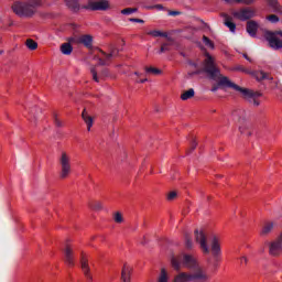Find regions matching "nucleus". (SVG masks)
I'll use <instances>...</instances> for the list:
<instances>
[{
  "label": "nucleus",
  "mask_w": 282,
  "mask_h": 282,
  "mask_svg": "<svg viewBox=\"0 0 282 282\" xmlns=\"http://www.w3.org/2000/svg\"><path fill=\"white\" fill-rule=\"evenodd\" d=\"M90 208L94 212H100V210H102V203L94 202V203L90 204Z\"/></svg>",
  "instance_id": "2f4dec72"
},
{
  "label": "nucleus",
  "mask_w": 282,
  "mask_h": 282,
  "mask_svg": "<svg viewBox=\"0 0 282 282\" xmlns=\"http://www.w3.org/2000/svg\"><path fill=\"white\" fill-rule=\"evenodd\" d=\"M149 9H158V10L162 11L163 10V6L162 4H155L153 7H149Z\"/></svg>",
  "instance_id": "de8ad7c7"
},
{
  "label": "nucleus",
  "mask_w": 282,
  "mask_h": 282,
  "mask_svg": "<svg viewBox=\"0 0 282 282\" xmlns=\"http://www.w3.org/2000/svg\"><path fill=\"white\" fill-rule=\"evenodd\" d=\"M64 258L63 261L68 267H74V251L72 250L70 245H66V247L63 249Z\"/></svg>",
  "instance_id": "f3484780"
},
{
  "label": "nucleus",
  "mask_w": 282,
  "mask_h": 282,
  "mask_svg": "<svg viewBox=\"0 0 282 282\" xmlns=\"http://www.w3.org/2000/svg\"><path fill=\"white\" fill-rule=\"evenodd\" d=\"M148 82V78H143V79H140V80H135V83L138 84H144Z\"/></svg>",
  "instance_id": "603ef678"
},
{
  "label": "nucleus",
  "mask_w": 282,
  "mask_h": 282,
  "mask_svg": "<svg viewBox=\"0 0 282 282\" xmlns=\"http://www.w3.org/2000/svg\"><path fill=\"white\" fill-rule=\"evenodd\" d=\"M79 267L82 269V273L86 276V280L91 282L90 267L88 265V259L84 253L79 257Z\"/></svg>",
  "instance_id": "2eb2a0df"
},
{
  "label": "nucleus",
  "mask_w": 282,
  "mask_h": 282,
  "mask_svg": "<svg viewBox=\"0 0 282 282\" xmlns=\"http://www.w3.org/2000/svg\"><path fill=\"white\" fill-rule=\"evenodd\" d=\"M53 120H54V124L56 126V128H62V121L58 119V115L54 113Z\"/></svg>",
  "instance_id": "37998d69"
},
{
  "label": "nucleus",
  "mask_w": 282,
  "mask_h": 282,
  "mask_svg": "<svg viewBox=\"0 0 282 282\" xmlns=\"http://www.w3.org/2000/svg\"><path fill=\"white\" fill-rule=\"evenodd\" d=\"M235 72H241V73H245V74H251V73H253V70H250L249 68H245V67L241 66V65L235 67Z\"/></svg>",
  "instance_id": "ea45409f"
},
{
  "label": "nucleus",
  "mask_w": 282,
  "mask_h": 282,
  "mask_svg": "<svg viewBox=\"0 0 282 282\" xmlns=\"http://www.w3.org/2000/svg\"><path fill=\"white\" fill-rule=\"evenodd\" d=\"M118 48L111 47L110 53L101 52V55L106 56L107 59H110L118 56Z\"/></svg>",
  "instance_id": "cd10ccee"
},
{
  "label": "nucleus",
  "mask_w": 282,
  "mask_h": 282,
  "mask_svg": "<svg viewBox=\"0 0 282 282\" xmlns=\"http://www.w3.org/2000/svg\"><path fill=\"white\" fill-rule=\"evenodd\" d=\"M202 74H205V76L212 80L227 78L224 75H221V70L219 69V67H217V65L215 64V61L209 54H207L205 59H203L202 68H197L192 73H188V76L193 77V76H199Z\"/></svg>",
  "instance_id": "f257e3e1"
},
{
  "label": "nucleus",
  "mask_w": 282,
  "mask_h": 282,
  "mask_svg": "<svg viewBox=\"0 0 282 282\" xmlns=\"http://www.w3.org/2000/svg\"><path fill=\"white\" fill-rule=\"evenodd\" d=\"M269 253L273 257H279V254L282 253V234L279 236V238H276V240L271 242V246L269 247Z\"/></svg>",
  "instance_id": "dca6fc26"
},
{
  "label": "nucleus",
  "mask_w": 282,
  "mask_h": 282,
  "mask_svg": "<svg viewBox=\"0 0 282 282\" xmlns=\"http://www.w3.org/2000/svg\"><path fill=\"white\" fill-rule=\"evenodd\" d=\"M242 58H245L246 61L251 62V58L247 54H242Z\"/></svg>",
  "instance_id": "864d4df0"
},
{
  "label": "nucleus",
  "mask_w": 282,
  "mask_h": 282,
  "mask_svg": "<svg viewBox=\"0 0 282 282\" xmlns=\"http://www.w3.org/2000/svg\"><path fill=\"white\" fill-rule=\"evenodd\" d=\"M175 197H177V193L175 192H170V194H167V200H173Z\"/></svg>",
  "instance_id": "c03bdc74"
},
{
  "label": "nucleus",
  "mask_w": 282,
  "mask_h": 282,
  "mask_svg": "<svg viewBox=\"0 0 282 282\" xmlns=\"http://www.w3.org/2000/svg\"><path fill=\"white\" fill-rule=\"evenodd\" d=\"M59 52H62L63 55H70L72 54V44L70 43H64L59 46Z\"/></svg>",
  "instance_id": "393cba45"
},
{
  "label": "nucleus",
  "mask_w": 282,
  "mask_h": 282,
  "mask_svg": "<svg viewBox=\"0 0 282 282\" xmlns=\"http://www.w3.org/2000/svg\"><path fill=\"white\" fill-rule=\"evenodd\" d=\"M267 21L275 24V23H279L280 19L278 15L271 14V15H267Z\"/></svg>",
  "instance_id": "a19ab883"
},
{
  "label": "nucleus",
  "mask_w": 282,
  "mask_h": 282,
  "mask_svg": "<svg viewBox=\"0 0 282 282\" xmlns=\"http://www.w3.org/2000/svg\"><path fill=\"white\" fill-rule=\"evenodd\" d=\"M131 276V267L128 264H123L121 268V281L122 282H130Z\"/></svg>",
  "instance_id": "5701e85b"
},
{
  "label": "nucleus",
  "mask_w": 282,
  "mask_h": 282,
  "mask_svg": "<svg viewBox=\"0 0 282 282\" xmlns=\"http://www.w3.org/2000/svg\"><path fill=\"white\" fill-rule=\"evenodd\" d=\"M3 30H7V26H2Z\"/></svg>",
  "instance_id": "bf43d9fd"
},
{
  "label": "nucleus",
  "mask_w": 282,
  "mask_h": 282,
  "mask_svg": "<svg viewBox=\"0 0 282 282\" xmlns=\"http://www.w3.org/2000/svg\"><path fill=\"white\" fill-rule=\"evenodd\" d=\"M193 96H195V91L193 89L185 90L181 94V100H191Z\"/></svg>",
  "instance_id": "a878e982"
},
{
  "label": "nucleus",
  "mask_w": 282,
  "mask_h": 282,
  "mask_svg": "<svg viewBox=\"0 0 282 282\" xmlns=\"http://www.w3.org/2000/svg\"><path fill=\"white\" fill-rule=\"evenodd\" d=\"M66 7L74 12H78L80 9L88 11H106L109 8L108 1L106 0H86L88 4L80 6L78 0H65Z\"/></svg>",
  "instance_id": "39448f33"
},
{
  "label": "nucleus",
  "mask_w": 282,
  "mask_h": 282,
  "mask_svg": "<svg viewBox=\"0 0 282 282\" xmlns=\"http://www.w3.org/2000/svg\"><path fill=\"white\" fill-rule=\"evenodd\" d=\"M110 61V58H106V59H104V58H98V64L96 65V67H98V66H109V62Z\"/></svg>",
  "instance_id": "79ce46f5"
},
{
  "label": "nucleus",
  "mask_w": 282,
  "mask_h": 282,
  "mask_svg": "<svg viewBox=\"0 0 282 282\" xmlns=\"http://www.w3.org/2000/svg\"><path fill=\"white\" fill-rule=\"evenodd\" d=\"M223 1H225V3L227 4H231V2H235V0H223Z\"/></svg>",
  "instance_id": "5fc2aeb1"
},
{
  "label": "nucleus",
  "mask_w": 282,
  "mask_h": 282,
  "mask_svg": "<svg viewBox=\"0 0 282 282\" xmlns=\"http://www.w3.org/2000/svg\"><path fill=\"white\" fill-rule=\"evenodd\" d=\"M221 18L224 19L223 25L229 29V32L235 33L237 25L232 22V18L227 13H221Z\"/></svg>",
  "instance_id": "6ab92c4d"
},
{
  "label": "nucleus",
  "mask_w": 282,
  "mask_h": 282,
  "mask_svg": "<svg viewBox=\"0 0 282 282\" xmlns=\"http://www.w3.org/2000/svg\"><path fill=\"white\" fill-rule=\"evenodd\" d=\"M12 25H14V22H12V20H10L9 28L12 26Z\"/></svg>",
  "instance_id": "6e6d98bb"
},
{
  "label": "nucleus",
  "mask_w": 282,
  "mask_h": 282,
  "mask_svg": "<svg viewBox=\"0 0 282 282\" xmlns=\"http://www.w3.org/2000/svg\"><path fill=\"white\" fill-rule=\"evenodd\" d=\"M82 120L84 121V123H86V127H87L88 131H90L91 124L94 123V119L88 113V110L84 109L82 111Z\"/></svg>",
  "instance_id": "4be33fe9"
},
{
  "label": "nucleus",
  "mask_w": 282,
  "mask_h": 282,
  "mask_svg": "<svg viewBox=\"0 0 282 282\" xmlns=\"http://www.w3.org/2000/svg\"><path fill=\"white\" fill-rule=\"evenodd\" d=\"M257 0H235L237 4L253 6Z\"/></svg>",
  "instance_id": "e433bc0d"
},
{
  "label": "nucleus",
  "mask_w": 282,
  "mask_h": 282,
  "mask_svg": "<svg viewBox=\"0 0 282 282\" xmlns=\"http://www.w3.org/2000/svg\"><path fill=\"white\" fill-rule=\"evenodd\" d=\"M276 36L282 37V31H264V40L269 43V47L274 51L282 50V41Z\"/></svg>",
  "instance_id": "9d476101"
},
{
  "label": "nucleus",
  "mask_w": 282,
  "mask_h": 282,
  "mask_svg": "<svg viewBox=\"0 0 282 282\" xmlns=\"http://www.w3.org/2000/svg\"><path fill=\"white\" fill-rule=\"evenodd\" d=\"M158 282H167V272L165 269H161L160 278L158 279Z\"/></svg>",
  "instance_id": "c9c22d12"
},
{
  "label": "nucleus",
  "mask_w": 282,
  "mask_h": 282,
  "mask_svg": "<svg viewBox=\"0 0 282 282\" xmlns=\"http://www.w3.org/2000/svg\"><path fill=\"white\" fill-rule=\"evenodd\" d=\"M138 9L137 8H126L123 10H121V14L122 15H130L133 14L134 12H137Z\"/></svg>",
  "instance_id": "473e14b6"
},
{
  "label": "nucleus",
  "mask_w": 282,
  "mask_h": 282,
  "mask_svg": "<svg viewBox=\"0 0 282 282\" xmlns=\"http://www.w3.org/2000/svg\"><path fill=\"white\" fill-rule=\"evenodd\" d=\"M231 17L235 20H238L241 22H247V21L254 19L256 12H254V9H252L250 7H242L237 11H232Z\"/></svg>",
  "instance_id": "9b49d317"
},
{
  "label": "nucleus",
  "mask_w": 282,
  "mask_h": 282,
  "mask_svg": "<svg viewBox=\"0 0 282 282\" xmlns=\"http://www.w3.org/2000/svg\"><path fill=\"white\" fill-rule=\"evenodd\" d=\"M273 223H267L261 230V236H267L269 234H271V231L273 230Z\"/></svg>",
  "instance_id": "bb28decb"
},
{
  "label": "nucleus",
  "mask_w": 282,
  "mask_h": 282,
  "mask_svg": "<svg viewBox=\"0 0 282 282\" xmlns=\"http://www.w3.org/2000/svg\"><path fill=\"white\" fill-rule=\"evenodd\" d=\"M185 248H187V250H192L193 248L192 238H189L187 234H185Z\"/></svg>",
  "instance_id": "4c0bfd02"
},
{
  "label": "nucleus",
  "mask_w": 282,
  "mask_h": 282,
  "mask_svg": "<svg viewBox=\"0 0 282 282\" xmlns=\"http://www.w3.org/2000/svg\"><path fill=\"white\" fill-rule=\"evenodd\" d=\"M167 15H170V17H177V15H182V12H180V11H169Z\"/></svg>",
  "instance_id": "a18cd8bd"
},
{
  "label": "nucleus",
  "mask_w": 282,
  "mask_h": 282,
  "mask_svg": "<svg viewBox=\"0 0 282 282\" xmlns=\"http://www.w3.org/2000/svg\"><path fill=\"white\" fill-rule=\"evenodd\" d=\"M267 6L273 10L274 13L282 15V6L279 0H265Z\"/></svg>",
  "instance_id": "412c9836"
},
{
  "label": "nucleus",
  "mask_w": 282,
  "mask_h": 282,
  "mask_svg": "<svg viewBox=\"0 0 282 282\" xmlns=\"http://www.w3.org/2000/svg\"><path fill=\"white\" fill-rule=\"evenodd\" d=\"M133 75H135V76H140V73L135 72V73H133Z\"/></svg>",
  "instance_id": "13d9d810"
},
{
  "label": "nucleus",
  "mask_w": 282,
  "mask_h": 282,
  "mask_svg": "<svg viewBox=\"0 0 282 282\" xmlns=\"http://www.w3.org/2000/svg\"><path fill=\"white\" fill-rule=\"evenodd\" d=\"M207 263L212 264V258H207Z\"/></svg>",
  "instance_id": "4d7b16f0"
},
{
  "label": "nucleus",
  "mask_w": 282,
  "mask_h": 282,
  "mask_svg": "<svg viewBox=\"0 0 282 282\" xmlns=\"http://www.w3.org/2000/svg\"><path fill=\"white\" fill-rule=\"evenodd\" d=\"M170 45H171V43L161 44V48L158 52V54H163L164 52H169L170 51Z\"/></svg>",
  "instance_id": "58836bf2"
},
{
  "label": "nucleus",
  "mask_w": 282,
  "mask_h": 282,
  "mask_svg": "<svg viewBox=\"0 0 282 282\" xmlns=\"http://www.w3.org/2000/svg\"><path fill=\"white\" fill-rule=\"evenodd\" d=\"M259 30V24L254 22V20H249L247 22V33L249 36L254 37L257 36V31Z\"/></svg>",
  "instance_id": "aec40b11"
},
{
  "label": "nucleus",
  "mask_w": 282,
  "mask_h": 282,
  "mask_svg": "<svg viewBox=\"0 0 282 282\" xmlns=\"http://www.w3.org/2000/svg\"><path fill=\"white\" fill-rule=\"evenodd\" d=\"M232 120L239 124V132L242 135H251V123L247 120V112L242 109H237L231 113Z\"/></svg>",
  "instance_id": "423d86ee"
},
{
  "label": "nucleus",
  "mask_w": 282,
  "mask_h": 282,
  "mask_svg": "<svg viewBox=\"0 0 282 282\" xmlns=\"http://www.w3.org/2000/svg\"><path fill=\"white\" fill-rule=\"evenodd\" d=\"M241 264H247V262H248V259H247V257H241Z\"/></svg>",
  "instance_id": "3c124183"
},
{
  "label": "nucleus",
  "mask_w": 282,
  "mask_h": 282,
  "mask_svg": "<svg viewBox=\"0 0 282 282\" xmlns=\"http://www.w3.org/2000/svg\"><path fill=\"white\" fill-rule=\"evenodd\" d=\"M246 74L253 76L257 82L273 80V77H271V75L264 73L263 70H253Z\"/></svg>",
  "instance_id": "a211bd4d"
},
{
  "label": "nucleus",
  "mask_w": 282,
  "mask_h": 282,
  "mask_svg": "<svg viewBox=\"0 0 282 282\" xmlns=\"http://www.w3.org/2000/svg\"><path fill=\"white\" fill-rule=\"evenodd\" d=\"M26 47L30 50V51H34L36 48H39V44L34 41V40H26Z\"/></svg>",
  "instance_id": "7c9ffc66"
},
{
  "label": "nucleus",
  "mask_w": 282,
  "mask_h": 282,
  "mask_svg": "<svg viewBox=\"0 0 282 282\" xmlns=\"http://www.w3.org/2000/svg\"><path fill=\"white\" fill-rule=\"evenodd\" d=\"M91 79L96 83H100V80H104L108 77H110V69L102 68L100 70V74H98V70H96V66L91 67L90 69Z\"/></svg>",
  "instance_id": "4468645a"
},
{
  "label": "nucleus",
  "mask_w": 282,
  "mask_h": 282,
  "mask_svg": "<svg viewBox=\"0 0 282 282\" xmlns=\"http://www.w3.org/2000/svg\"><path fill=\"white\" fill-rule=\"evenodd\" d=\"M242 97L245 100H247L249 104L253 105L254 107H259L260 101L259 98H261V93L253 91V90H243Z\"/></svg>",
  "instance_id": "ddd939ff"
},
{
  "label": "nucleus",
  "mask_w": 282,
  "mask_h": 282,
  "mask_svg": "<svg viewBox=\"0 0 282 282\" xmlns=\"http://www.w3.org/2000/svg\"><path fill=\"white\" fill-rule=\"evenodd\" d=\"M182 267L187 270H192V273H206L204 268L199 264V261L187 253H183L180 257H172L173 270L180 271Z\"/></svg>",
  "instance_id": "f03ea898"
},
{
  "label": "nucleus",
  "mask_w": 282,
  "mask_h": 282,
  "mask_svg": "<svg viewBox=\"0 0 282 282\" xmlns=\"http://www.w3.org/2000/svg\"><path fill=\"white\" fill-rule=\"evenodd\" d=\"M130 22L143 23V20L142 19H130Z\"/></svg>",
  "instance_id": "09e8293b"
},
{
  "label": "nucleus",
  "mask_w": 282,
  "mask_h": 282,
  "mask_svg": "<svg viewBox=\"0 0 282 282\" xmlns=\"http://www.w3.org/2000/svg\"><path fill=\"white\" fill-rule=\"evenodd\" d=\"M72 165L70 156L66 152L59 155V180H66L70 176Z\"/></svg>",
  "instance_id": "6e6552de"
},
{
  "label": "nucleus",
  "mask_w": 282,
  "mask_h": 282,
  "mask_svg": "<svg viewBox=\"0 0 282 282\" xmlns=\"http://www.w3.org/2000/svg\"><path fill=\"white\" fill-rule=\"evenodd\" d=\"M148 35L153 36V37H164V39H167V41H170V43H173V39L167 37V33L162 32L160 30H152V31L148 32Z\"/></svg>",
  "instance_id": "b1692460"
},
{
  "label": "nucleus",
  "mask_w": 282,
  "mask_h": 282,
  "mask_svg": "<svg viewBox=\"0 0 282 282\" xmlns=\"http://www.w3.org/2000/svg\"><path fill=\"white\" fill-rule=\"evenodd\" d=\"M195 242L199 243V248H202L203 254H209L212 252L213 258L217 261L219 254H221V247L219 245V239L217 237H213L212 240V249L207 246V238L205 237L204 231H199L195 229Z\"/></svg>",
  "instance_id": "20e7f679"
},
{
  "label": "nucleus",
  "mask_w": 282,
  "mask_h": 282,
  "mask_svg": "<svg viewBox=\"0 0 282 282\" xmlns=\"http://www.w3.org/2000/svg\"><path fill=\"white\" fill-rule=\"evenodd\" d=\"M42 113V110L40 108H31L30 109V117L34 120Z\"/></svg>",
  "instance_id": "c756f323"
},
{
  "label": "nucleus",
  "mask_w": 282,
  "mask_h": 282,
  "mask_svg": "<svg viewBox=\"0 0 282 282\" xmlns=\"http://www.w3.org/2000/svg\"><path fill=\"white\" fill-rule=\"evenodd\" d=\"M181 56H185L183 53H181Z\"/></svg>",
  "instance_id": "052dcab7"
},
{
  "label": "nucleus",
  "mask_w": 282,
  "mask_h": 282,
  "mask_svg": "<svg viewBox=\"0 0 282 282\" xmlns=\"http://www.w3.org/2000/svg\"><path fill=\"white\" fill-rule=\"evenodd\" d=\"M216 82L217 84L213 85L212 87V91L216 93L217 90H219V88H231L234 90H237L239 93H243V91H248L250 89L247 88H241L240 86L234 84L228 77H223L219 78L217 80H213Z\"/></svg>",
  "instance_id": "1a4fd4ad"
},
{
  "label": "nucleus",
  "mask_w": 282,
  "mask_h": 282,
  "mask_svg": "<svg viewBox=\"0 0 282 282\" xmlns=\"http://www.w3.org/2000/svg\"><path fill=\"white\" fill-rule=\"evenodd\" d=\"M189 66H192V67L195 68V69L198 68L197 63H194V62H192V61H189Z\"/></svg>",
  "instance_id": "8fccbe9b"
},
{
  "label": "nucleus",
  "mask_w": 282,
  "mask_h": 282,
  "mask_svg": "<svg viewBox=\"0 0 282 282\" xmlns=\"http://www.w3.org/2000/svg\"><path fill=\"white\" fill-rule=\"evenodd\" d=\"M41 6L42 0H19L12 4V12L19 18L31 19Z\"/></svg>",
  "instance_id": "7ed1b4c3"
},
{
  "label": "nucleus",
  "mask_w": 282,
  "mask_h": 282,
  "mask_svg": "<svg viewBox=\"0 0 282 282\" xmlns=\"http://www.w3.org/2000/svg\"><path fill=\"white\" fill-rule=\"evenodd\" d=\"M196 147H197V143L195 142V140H192V147L189 148V151H187V154L192 153Z\"/></svg>",
  "instance_id": "49530a36"
},
{
  "label": "nucleus",
  "mask_w": 282,
  "mask_h": 282,
  "mask_svg": "<svg viewBox=\"0 0 282 282\" xmlns=\"http://www.w3.org/2000/svg\"><path fill=\"white\" fill-rule=\"evenodd\" d=\"M93 37L89 34L78 35L74 34L68 37L67 44L83 45L84 47L91 50Z\"/></svg>",
  "instance_id": "f8f14e48"
},
{
  "label": "nucleus",
  "mask_w": 282,
  "mask_h": 282,
  "mask_svg": "<svg viewBox=\"0 0 282 282\" xmlns=\"http://www.w3.org/2000/svg\"><path fill=\"white\" fill-rule=\"evenodd\" d=\"M209 280V275L207 272H181L175 275L173 282H207Z\"/></svg>",
  "instance_id": "0eeeda50"
},
{
  "label": "nucleus",
  "mask_w": 282,
  "mask_h": 282,
  "mask_svg": "<svg viewBox=\"0 0 282 282\" xmlns=\"http://www.w3.org/2000/svg\"><path fill=\"white\" fill-rule=\"evenodd\" d=\"M203 44H205V46L209 47V48H215L214 44H213V41L207 37V36H203Z\"/></svg>",
  "instance_id": "72a5a7b5"
},
{
  "label": "nucleus",
  "mask_w": 282,
  "mask_h": 282,
  "mask_svg": "<svg viewBox=\"0 0 282 282\" xmlns=\"http://www.w3.org/2000/svg\"><path fill=\"white\" fill-rule=\"evenodd\" d=\"M113 221L116 224H122L123 223L122 214L120 212H116V214H113Z\"/></svg>",
  "instance_id": "f704fd0d"
},
{
  "label": "nucleus",
  "mask_w": 282,
  "mask_h": 282,
  "mask_svg": "<svg viewBox=\"0 0 282 282\" xmlns=\"http://www.w3.org/2000/svg\"><path fill=\"white\" fill-rule=\"evenodd\" d=\"M145 73L152 74L153 76L162 75V69L155 67H145Z\"/></svg>",
  "instance_id": "c85d7f7f"
}]
</instances>
